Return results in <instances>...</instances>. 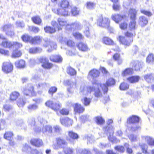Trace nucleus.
<instances>
[{"label":"nucleus","instance_id":"nucleus-1","mask_svg":"<svg viewBox=\"0 0 154 154\" xmlns=\"http://www.w3.org/2000/svg\"><path fill=\"white\" fill-rule=\"evenodd\" d=\"M94 91V94L95 97H99L102 95V93L99 89L97 87V84L95 82H94L92 86L87 87L84 83H82L80 87L79 94L82 96H88L91 93Z\"/></svg>","mask_w":154,"mask_h":154},{"label":"nucleus","instance_id":"nucleus-2","mask_svg":"<svg viewBox=\"0 0 154 154\" xmlns=\"http://www.w3.org/2000/svg\"><path fill=\"white\" fill-rule=\"evenodd\" d=\"M112 123L113 120L112 119H109L108 120L107 122V125L104 126L103 128L104 133L103 136L105 137L108 136L109 140L112 142H114L115 138L113 136L114 133L113 128L111 125Z\"/></svg>","mask_w":154,"mask_h":154},{"label":"nucleus","instance_id":"nucleus-3","mask_svg":"<svg viewBox=\"0 0 154 154\" xmlns=\"http://www.w3.org/2000/svg\"><path fill=\"white\" fill-rule=\"evenodd\" d=\"M97 84V88H99L100 91V88H101L104 93L107 92L108 91V87L114 85L115 83V80L112 78L109 79L106 82V84H101L97 82H96Z\"/></svg>","mask_w":154,"mask_h":154},{"label":"nucleus","instance_id":"nucleus-4","mask_svg":"<svg viewBox=\"0 0 154 154\" xmlns=\"http://www.w3.org/2000/svg\"><path fill=\"white\" fill-rule=\"evenodd\" d=\"M110 21L107 17H104L102 15H100L97 19V24L103 27H108L109 26Z\"/></svg>","mask_w":154,"mask_h":154},{"label":"nucleus","instance_id":"nucleus-5","mask_svg":"<svg viewBox=\"0 0 154 154\" xmlns=\"http://www.w3.org/2000/svg\"><path fill=\"white\" fill-rule=\"evenodd\" d=\"M129 14L131 19L129 24V27L131 30L135 29L136 27L135 17L137 14V11L134 9H130L129 11Z\"/></svg>","mask_w":154,"mask_h":154},{"label":"nucleus","instance_id":"nucleus-6","mask_svg":"<svg viewBox=\"0 0 154 154\" xmlns=\"http://www.w3.org/2000/svg\"><path fill=\"white\" fill-rule=\"evenodd\" d=\"M33 129L36 132H42L44 134L46 135H51L52 133V128L51 126L49 125L43 127L42 129H41L40 127L37 126H35Z\"/></svg>","mask_w":154,"mask_h":154},{"label":"nucleus","instance_id":"nucleus-7","mask_svg":"<svg viewBox=\"0 0 154 154\" xmlns=\"http://www.w3.org/2000/svg\"><path fill=\"white\" fill-rule=\"evenodd\" d=\"M44 43L43 44V45L45 48H48V49L47 50L48 52H51L57 48L56 43L51 41L50 39L45 38L44 40Z\"/></svg>","mask_w":154,"mask_h":154},{"label":"nucleus","instance_id":"nucleus-8","mask_svg":"<svg viewBox=\"0 0 154 154\" xmlns=\"http://www.w3.org/2000/svg\"><path fill=\"white\" fill-rule=\"evenodd\" d=\"M57 22L55 21H52L51 24L54 27L57 28L59 30H61L62 27L67 24L66 21L64 19L60 17L57 19Z\"/></svg>","mask_w":154,"mask_h":154},{"label":"nucleus","instance_id":"nucleus-9","mask_svg":"<svg viewBox=\"0 0 154 154\" xmlns=\"http://www.w3.org/2000/svg\"><path fill=\"white\" fill-rule=\"evenodd\" d=\"M66 83L69 86L68 89V91L70 93H72L74 92V89L77 88L79 86V84L76 80L71 81L67 80L66 81Z\"/></svg>","mask_w":154,"mask_h":154},{"label":"nucleus","instance_id":"nucleus-10","mask_svg":"<svg viewBox=\"0 0 154 154\" xmlns=\"http://www.w3.org/2000/svg\"><path fill=\"white\" fill-rule=\"evenodd\" d=\"M45 105L55 111H57L60 108L61 105L58 102H53L51 100H48L45 103Z\"/></svg>","mask_w":154,"mask_h":154},{"label":"nucleus","instance_id":"nucleus-11","mask_svg":"<svg viewBox=\"0 0 154 154\" xmlns=\"http://www.w3.org/2000/svg\"><path fill=\"white\" fill-rule=\"evenodd\" d=\"M23 92L26 96H34L36 95L34 87L30 84L28 85L23 89Z\"/></svg>","mask_w":154,"mask_h":154},{"label":"nucleus","instance_id":"nucleus-12","mask_svg":"<svg viewBox=\"0 0 154 154\" xmlns=\"http://www.w3.org/2000/svg\"><path fill=\"white\" fill-rule=\"evenodd\" d=\"M56 142L57 145H54L53 148L54 149H57L60 148H65L64 146L67 144V143L64 139L61 138H57L56 139Z\"/></svg>","mask_w":154,"mask_h":154},{"label":"nucleus","instance_id":"nucleus-13","mask_svg":"<svg viewBox=\"0 0 154 154\" xmlns=\"http://www.w3.org/2000/svg\"><path fill=\"white\" fill-rule=\"evenodd\" d=\"M39 61L42 63V66L44 69H50L52 67V64L49 63L48 59L45 57L41 58Z\"/></svg>","mask_w":154,"mask_h":154},{"label":"nucleus","instance_id":"nucleus-14","mask_svg":"<svg viewBox=\"0 0 154 154\" xmlns=\"http://www.w3.org/2000/svg\"><path fill=\"white\" fill-rule=\"evenodd\" d=\"M118 39L121 44L127 46H129L133 41L132 38L128 39L122 36L119 37Z\"/></svg>","mask_w":154,"mask_h":154},{"label":"nucleus","instance_id":"nucleus-15","mask_svg":"<svg viewBox=\"0 0 154 154\" xmlns=\"http://www.w3.org/2000/svg\"><path fill=\"white\" fill-rule=\"evenodd\" d=\"M111 17L112 19L117 23H118L119 22L122 20H126L127 19L125 15H121L118 14H113L112 15Z\"/></svg>","mask_w":154,"mask_h":154},{"label":"nucleus","instance_id":"nucleus-16","mask_svg":"<svg viewBox=\"0 0 154 154\" xmlns=\"http://www.w3.org/2000/svg\"><path fill=\"white\" fill-rule=\"evenodd\" d=\"M2 68L4 72L8 73L11 71L13 66L10 62H5L3 63Z\"/></svg>","mask_w":154,"mask_h":154},{"label":"nucleus","instance_id":"nucleus-17","mask_svg":"<svg viewBox=\"0 0 154 154\" xmlns=\"http://www.w3.org/2000/svg\"><path fill=\"white\" fill-rule=\"evenodd\" d=\"M83 25L84 26L85 29L84 32L85 36L88 38L91 37V32L89 29L90 24L88 22L85 20L84 21Z\"/></svg>","mask_w":154,"mask_h":154},{"label":"nucleus","instance_id":"nucleus-18","mask_svg":"<svg viewBox=\"0 0 154 154\" xmlns=\"http://www.w3.org/2000/svg\"><path fill=\"white\" fill-rule=\"evenodd\" d=\"M60 120L61 124L65 126H68L71 125L72 123V120L68 117L64 118H60Z\"/></svg>","mask_w":154,"mask_h":154},{"label":"nucleus","instance_id":"nucleus-19","mask_svg":"<svg viewBox=\"0 0 154 154\" xmlns=\"http://www.w3.org/2000/svg\"><path fill=\"white\" fill-rule=\"evenodd\" d=\"M56 13L59 15L63 16H67L70 14L69 9L62 8L57 9Z\"/></svg>","mask_w":154,"mask_h":154},{"label":"nucleus","instance_id":"nucleus-20","mask_svg":"<svg viewBox=\"0 0 154 154\" xmlns=\"http://www.w3.org/2000/svg\"><path fill=\"white\" fill-rule=\"evenodd\" d=\"M73 106L75 112L76 113H82L85 110V108L80 104L78 103H75Z\"/></svg>","mask_w":154,"mask_h":154},{"label":"nucleus","instance_id":"nucleus-21","mask_svg":"<svg viewBox=\"0 0 154 154\" xmlns=\"http://www.w3.org/2000/svg\"><path fill=\"white\" fill-rule=\"evenodd\" d=\"M142 64L141 62H140L138 61H133L131 62V65L136 70L138 71L141 68Z\"/></svg>","mask_w":154,"mask_h":154},{"label":"nucleus","instance_id":"nucleus-22","mask_svg":"<svg viewBox=\"0 0 154 154\" xmlns=\"http://www.w3.org/2000/svg\"><path fill=\"white\" fill-rule=\"evenodd\" d=\"M13 45V44L12 43V42L6 39L2 41L1 44L2 46L4 48H12Z\"/></svg>","mask_w":154,"mask_h":154},{"label":"nucleus","instance_id":"nucleus-23","mask_svg":"<svg viewBox=\"0 0 154 154\" xmlns=\"http://www.w3.org/2000/svg\"><path fill=\"white\" fill-rule=\"evenodd\" d=\"M50 60L58 63L61 62L63 60V58L60 55H51L50 57Z\"/></svg>","mask_w":154,"mask_h":154},{"label":"nucleus","instance_id":"nucleus-24","mask_svg":"<svg viewBox=\"0 0 154 154\" xmlns=\"http://www.w3.org/2000/svg\"><path fill=\"white\" fill-rule=\"evenodd\" d=\"M31 143L36 146L39 147L42 145V141L40 139H32L31 140Z\"/></svg>","mask_w":154,"mask_h":154},{"label":"nucleus","instance_id":"nucleus-25","mask_svg":"<svg viewBox=\"0 0 154 154\" xmlns=\"http://www.w3.org/2000/svg\"><path fill=\"white\" fill-rule=\"evenodd\" d=\"M143 140H145L149 146H154V139L149 136L143 137Z\"/></svg>","mask_w":154,"mask_h":154},{"label":"nucleus","instance_id":"nucleus-26","mask_svg":"<svg viewBox=\"0 0 154 154\" xmlns=\"http://www.w3.org/2000/svg\"><path fill=\"white\" fill-rule=\"evenodd\" d=\"M59 5L62 8L70 10L69 5V1L66 0H63L60 3Z\"/></svg>","mask_w":154,"mask_h":154},{"label":"nucleus","instance_id":"nucleus-27","mask_svg":"<svg viewBox=\"0 0 154 154\" xmlns=\"http://www.w3.org/2000/svg\"><path fill=\"white\" fill-rule=\"evenodd\" d=\"M42 38L39 36H36L34 37H32L30 43L32 44H39L42 41Z\"/></svg>","mask_w":154,"mask_h":154},{"label":"nucleus","instance_id":"nucleus-28","mask_svg":"<svg viewBox=\"0 0 154 154\" xmlns=\"http://www.w3.org/2000/svg\"><path fill=\"white\" fill-rule=\"evenodd\" d=\"M76 154H91L92 153L89 149H82L77 148L76 149Z\"/></svg>","mask_w":154,"mask_h":154},{"label":"nucleus","instance_id":"nucleus-29","mask_svg":"<svg viewBox=\"0 0 154 154\" xmlns=\"http://www.w3.org/2000/svg\"><path fill=\"white\" fill-rule=\"evenodd\" d=\"M139 120V119L138 117L136 116H133L128 119L127 122L129 123H134L138 122Z\"/></svg>","mask_w":154,"mask_h":154},{"label":"nucleus","instance_id":"nucleus-30","mask_svg":"<svg viewBox=\"0 0 154 154\" xmlns=\"http://www.w3.org/2000/svg\"><path fill=\"white\" fill-rule=\"evenodd\" d=\"M77 46L79 50L82 51H85L88 50V47L85 43L82 42H80L77 45Z\"/></svg>","mask_w":154,"mask_h":154},{"label":"nucleus","instance_id":"nucleus-31","mask_svg":"<svg viewBox=\"0 0 154 154\" xmlns=\"http://www.w3.org/2000/svg\"><path fill=\"white\" fill-rule=\"evenodd\" d=\"M100 74L99 71L96 69H93L90 71L88 76H91L93 79L98 77Z\"/></svg>","mask_w":154,"mask_h":154},{"label":"nucleus","instance_id":"nucleus-32","mask_svg":"<svg viewBox=\"0 0 154 154\" xmlns=\"http://www.w3.org/2000/svg\"><path fill=\"white\" fill-rule=\"evenodd\" d=\"M148 20L144 16H141L139 18V23L142 26H144L148 23Z\"/></svg>","mask_w":154,"mask_h":154},{"label":"nucleus","instance_id":"nucleus-33","mask_svg":"<svg viewBox=\"0 0 154 154\" xmlns=\"http://www.w3.org/2000/svg\"><path fill=\"white\" fill-rule=\"evenodd\" d=\"M102 42L104 44L108 45H112L114 44L113 41L110 38L107 37H104Z\"/></svg>","mask_w":154,"mask_h":154},{"label":"nucleus","instance_id":"nucleus-34","mask_svg":"<svg viewBox=\"0 0 154 154\" xmlns=\"http://www.w3.org/2000/svg\"><path fill=\"white\" fill-rule=\"evenodd\" d=\"M140 77L138 76H133L127 79V81L131 83H134L138 81Z\"/></svg>","mask_w":154,"mask_h":154},{"label":"nucleus","instance_id":"nucleus-35","mask_svg":"<svg viewBox=\"0 0 154 154\" xmlns=\"http://www.w3.org/2000/svg\"><path fill=\"white\" fill-rule=\"evenodd\" d=\"M15 65L18 68H23L25 66V62L23 60L17 61L15 63Z\"/></svg>","mask_w":154,"mask_h":154},{"label":"nucleus","instance_id":"nucleus-36","mask_svg":"<svg viewBox=\"0 0 154 154\" xmlns=\"http://www.w3.org/2000/svg\"><path fill=\"white\" fill-rule=\"evenodd\" d=\"M42 49L40 48H30L29 52L31 54H34L41 52Z\"/></svg>","mask_w":154,"mask_h":154},{"label":"nucleus","instance_id":"nucleus-37","mask_svg":"<svg viewBox=\"0 0 154 154\" xmlns=\"http://www.w3.org/2000/svg\"><path fill=\"white\" fill-rule=\"evenodd\" d=\"M113 59L117 61L118 64H121L122 62V60L118 54H116L113 56Z\"/></svg>","mask_w":154,"mask_h":154},{"label":"nucleus","instance_id":"nucleus-38","mask_svg":"<svg viewBox=\"0 0 154 154\" xmlns=\"http://www.w3.org/2000/svg\"><path fill=\"white\" fill-rule=\"evenodd\" d=\"M54 27V28L50 26H47L44 27V30L45 32L50 34H52L55 32V28H56Z\"/></svg>","mask_w":154,"mask_h":154},{"label":"nucleus","instance_id":"nucleus-39","mask_svg":"<svg viewBox=\"0 0 154 154\" xmlns=\"http://www.w3.org/2000/svg\"><path fill=\"white\" fill-rule=\"evenodd\" d=\"M80 9L75 7H72L71 9V13L74 16H76L79 14Z\"/></svg>","mask_w":154,"mask_h":154},{"label":"nucleus","instance_id":"nucleus-40","mask_svg":"<svg viewBox=\"0 0 154 154\" xmlns=\"http://www.w3.org/2000/svg\"><path fill=\"white\" fill-rule=\"evenodd\" d=\"M95 121L98 125L103 124L105 122L104 120L102 117L97 116L95 117Z\"/></svg>","mask_w":154,"mask_h":154},{"label":"nucleus","instance_id":"nucleus-41","mask_svg":"<svg viewBox=\"0 0 154 154\" xmlns=\"http://www.w3.org/2000/svg\"><path fill=\"white\" fill-rule=\"evenodd\" d=\"M19 93L16 91H14L12 93L10 96V99L11 100H15L19 96Z\"/></svg>","mask_w":154,"mask_h":154},{"label":"nucleus","instance_id":"nucleus-42","mask_svg":"<svg viewBox=\"0 0 154 154\" xmlns=\"http://www.w3.org/2000/svg\"><path fill=\"white\" fill-rule=\"evenodd\" d=\"M63 150L65 154H73L74 150L69 147L63 148Z\"/></svg>","mask_w":154,"mask_h":154},{"label":"nucleus","instance_id":"nucleus-43","mask_svg":"<svg viewBox=\"0 0 154 154\" xmlns=\"http://www.w3.org/2000/svg\"><path fill=\"white\" fill-rule=\"evenodd\" d=\"M144 79L148 82H151L154 79V77L152 74H148L144 77Z\"/></svg>","mask_w":154,"mask_h":154},{"label":"nucleus","instance_id":"nucleus-44","mask_svg":"<svg viewBox=\"0 0 154 154\" xmlns=\"http://www.w3.org/2000/svg\"><path fill=\"white\" fill-rule=\"evenodd\" d=\"M13 28L12 26L10 24L5 25L2 27V29L3 31H5L6 33L9 31Z\"/></svg>","mask_w":154,"mask_h":154},{"label":"nucleus","instance_id":"nucleus-45","mask_svg":"<svg viewBox=\"0 0 154 154\" xmlns=\"http://www.w3.org/2000/svg\"><path fill=\"white\" fill-rule=\"evenodd\" d=\"M21 38L25 42H29L30 43V41L31 40L32 37L28 35L27 34H25L23 35Z\"/></svg>","mask_w":154,"mask_h":154},{"label":"nucleus","instance_id":"nucleus-46","mask_svg":"<svg viewBox=\"0 0 154 154\" xmlns=\"http://www.w3.org/2000/svg\"><path fill=\"white\" fill-rule=\"evenodd\" d=\"M32 20L35 23L39 25L42 22V20L38 16L34 17L32 18Z\"/></svg>","mask_w":154,"mask_h":154},{"label":"nucleus","instance_id":"nucleus-47","mask_svg":"<svg viewBox=\"0 0 154 154\" xmlns=\"http://www.w3.org/2000/svg\"><path fill=\"white\" fill-rule=\"evenodd\" d=\"M133 72V70L131 68H127L123 72L122 75L123 76L131 75L132 74Z\"/></svg>","mask_w":154,"mask_h":154},{"label":"nucleus","instance_id":"nucleus-48","mask_svg":"<svg viewBox=\"0 0 154 154\" xmlns=\"http://www.w3.org/2000/svg\"><path fill=\"white\" fill-rule=\"evenodd\" d=\"M67 72L68 74L71 75H74L76 73L75 70L71 67H69L67 68Z\"/></svg>","mask_w":154,"mask_h":154},{"label":"nucleus","instance_id":"nucleus-49","mask_svg":"<svg viewBox=\"0 0 154 154\" xmlns=\"http://www.w3.org/2000/svg\"><path fill=\"white\" fill-rule=\"evenodd\" d=\"M13 135V133L10 132H7L4 134V137L5 138L10 140L12 138Z\"/></svg>","mask_w":154,"mask_h":154},{"label":"nucleus","instance_id":"nucleus-50","mask_svg":"<svg viewBox=\"0 0 154 154\" xmlns=\"http://www.w3.org/2000/svg\"><path fill=\"white\" fill-rule=\"evenodd\" d=\"M139 145L141 147L143 152L145 154L147 153L148 148L147 145L145 143H140Z\"/></svg>","mask_w":154,"mask_h":154},{"label":"nucleus","instance_id":"nucleus-51","mask_svg":"<svg viewBox=\"0 0 154 154\" xmlns=\"http://www.w3.org/2000/svg\"><path fill=\"white\" fill-rule=\"evenodd\" d=\"M22 55V53L20 51L15 50L13 51L12 54L13 57H20Z\"/></svg>","mask_w":154,"mask_h":154},{"label":"nucleus","instance_id":"nucleus-52","mask_svg":"<svg viewBox=\"0 0 154 154\" xmlns=\"http://www.w3.org/2000/svg\"><path fill=\"white\" fill-rule=\"evenodd\" d=\"M74 28L76 29H80L82 28V26L81 24L79 22H75L72 23L71 25Z\"/></svg>","mask_w":154,"mask_h":154},{"label":"nucleus","instance_id":"nucleus-53","mask_svg":"<svg viewBox=\"0 0 154 154\" xmlns=\"http://www.w3.org/2000/svg\"><path fill=\"white\" fill-rule=\"evenodd\" d=\"M68 135L69 136L73 139H76L78 138V135L72 131H69L68 132Z\"/></svg>","mask_w":154,"mask_h":154},{"label":"nucleus","instance_id":"nucleus-54","mask_svg":"<svg viewBox=\"0 0 154 154\" xmlns=\"http://www.w3.org/2000/svg\"><path fill=\"white\" fill-rule=\"evenodd\" d=\"M29 111H31L36 110L38 108V106L36 104H30L27 107Z\"/></svg>","mask_w":154,"mask_h":154},{"label":"nucleus","instance_id":"nucleus-55","mask_svg":"<svg viewBox=\"0 0 154 154\" xmlns=\"http://www.w3.org/2000/svg\"><path fill=\"white\" fill-rule=\"evenodd\" d=\"M154 60V55L152 54H149L146 58V62L148 63L152 62Z\"/></svg>","mask_w":154,"mask_h":154},{"label":"nucleus","instance_id":"nucleus-56","mask_svg":"<svg viewBox=\"0 0 154 154\" xmlns=\"http://www.w3.org/2000/svg\"><path fill=\"white\" fill-rule=\"evenodd\" d=\"M129 88V85L128 84L122 83L121 84L120 86V89L122 90H125L128 89Z\"/></svg>","mask_w":154,"mask_h":154},{"label":"nucleus","instance_id":"nucleus-57","mask_svg":"<svg viewBox=\"0 0 154 154\" xmlns=\"http://www.w3.org/2000/svg\"><path fill=\"white\" fill-rule=\"evenodd\" d=\"M73 35L76 38L78 39L81 40L83 38L82 35L78 32H74L73 33Z\"/></svg>","mask_w":154,"mask_h":154},{"label":"nucleus","instance_id":"nucleus-58","mask_svg":"<svg viewBox=\"0 0 154 154\" xmlns=\"http://www.w3.org/2000/svg\"><path fill=\"white\" fill-rule=\"evenodd\" d=\"M37 87L38 89H43L47 87V84L45 82L40 83L37 85Z\"/></svg>","mask_w":154,"mask_h":154},{"label":"nucleus","instance_id":"nucleus-59","mask_svg":"<svg viewBox=\"0 0 154 154\" xmlns=\"http://www.w3.org/2000/svg\"><path fill=\"white\" fill-rule=\"evenodd\" d=\"M25 103V101L22 98H20L17 100V104L19 107L23 106Z\"/></svg>","mask_w":154,"mask_h":154},{"label":"nucleus","instance_id":"nucleus-60","mask_svg":"<svg viewBox=\"0 0 154 154\" xmlns=\"http://www.w3.org/2000/svg\"><path fill=\"white\" fill-rule=\"evenodd\" d=\"M13 45H12L13 48H18L21 47L22 46V45L21 44L18 43L17 42H12Z\"/></svg>","mask_w":154,"mask_h":154},{"label":"nucleus","instance_id":"nucleus-61","mask_svg":"<svg viewBox=\"0 0 154 154\" xmlns=\"http://www.w3.org/2000/svg\"><path fill=\"white\" fill-rule=\"evenodd\" d=\"M128 137L131 142L136 141L137 140V137L136 135L131 134L129 135Z\"/></svg>","mask_w":154,"mask_h":154},{"label":"nucleus","instance_id":"nucleus-62","mask_svg":"<svg viewBox=\"0 0 154 154\" xmlns=\"http://www.w3.org/2000/svg\"><path fill=\"white\" fill-rule=\"evenodd\" d=\"M60 112L62 115H67L69 113V111L67 109L63 108L60 111Z\"/></svg>","mask_w":154,"mask_h":154},{"label":"nucleus","instance_id":"nucleus-63","mask_svg":"<svg viewBox=\"0 0 154 154\" xmlns=\"http://www.w3.org/2000/svg\"><path fill=\"white\" fill-rule=\"evenodd\" d=\"M115 149L120 152H123L125 151L124 147L121 146H117L115 147Z\"/></svg>","mask_w":154,"mask_h":154},{"label":"nucleus","instance_id":"nucleus-64","mask_svg":"<svg viewBox=\"0 0 154 154\" xmlns=\"http://www.w3.org/2000/svg\"><path fill=\"white\" fill-rule=\"evenodd\" d=\"M53 128L54 129V131L56 133H59L61 131V128L58 125L54 126Z\"/></svg>","mask_w":154,"mask_h":154}]
</instances>
